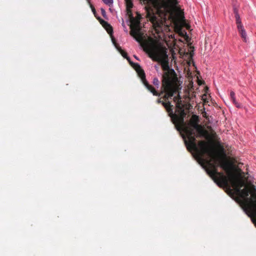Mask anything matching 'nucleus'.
Returning a JSON list of instances; mask_svg holds the SVG:
<instances>
[{
    "label": "nucleus",
    "mask_w": 256,
    "mask_h": 256,
    "mask_svg": "<svg viewBox=\"0 0 256 256\" xmlns=\"http://www.w3.org/2000/svg\"><path fill=\"white\" fill-rule=\"evenodd\" d=\"M220 152L212 161H206V164L203 168L220 187H226L231 192L232 190L230 182H233L242 189L244 182L234 174L233 164L225 159L224 148L222 146Z\"/></svg>",
    "instance_id": "f257e3e1"
},
{
    "label": "nucleus",
    "mask_w": 256,
    "mask_h": 256,
    "mask_svg": "<svg viewBox=\"0 0 256 256\" xmlns=\"http://www.w3.org/2000/svg\"><path fill=\"white\" fill-rule=\"evenodd\" d=\"M202 126L198 123L192 124L186 126L185 124L181 127L186 134L184 137V143L187 149L191 152L194 151L198 158L199 163L202 166L206 164V161H212L215 158L221 154L216 151L211 144L204 140H200L198 144L196 142V131Z\"/></svg>",
    "instance_id": "f03ea898"
},
{
    "label": "nucleus",
    "mask_w": 256,
    "mask_h": 256,
    "mask_svg": "<svg viewBox=\"0 0 256 256\" xmlns=\"http://www.w3.org/2000/svg\"><path fill=\"white\" fill-rule=\"evenodd\" d=\"M144 50L154 61L160 64L162 70L166 72H172L173 70H170L168 66L167 48L162 46L158 42L151 37H148L140 44Z\"/></svg>",
    "instance_id": "7ed1b4c3"
},
{
    "label": "nucleus",
    "mask_w": 256,
    "mask_h": 256,
    "mask_svg": "<svg viewBox=\"0 0 256 256\" xmlns=\"http://www.w3.org/2000/svg\"><path fill=\"white\" fill-rule=\"evenodd\" d=\"M142 80L146 88L154 96H160L163 95L164 99H167L170 96H174L180 88V84L179 83L178 78L174 71L166 72L162 75V86L160 92H157L156 89L150 85L147 82L146 78L142 79Z\"/></svg>",
    "instance_id": "20e7f679"
},
{
    "label": "nucleus",
    "mask_w": 256,
    "mask_h": 256,
    "mask_svg": "<svg viewBox=\"0 0 256 256\" xmlns=\"http://www.w3.org/2000/svg\"><path fill=\"white\" fill-rule=\"evenodd\" d=\"M140 0L142 1L144 4H148L150 1H151V0ZM152 2L156 9V12L151 7L146 6H145L146 12V16L152 23V26L156 32L158 34L162 30V26L165 22V20H166V16L168 14H170L171 15L172 11L178 8V5H176L174 8H172L170 12L166 14H164L162 10L161 12L158 11L157 8H156L155 6L154 0H152Z\"/></svg>",
    "instance_id": "39448f33"
},
{
    "label": "nucleus",
    "mask_w": 256,
    "mask_h": 256,
    "mask_svg": "<svg viewBox=\"0 0 256 256\" xmlns=\"http://www.w3.org/2000/svg\"><path fill=\"white\" fill-rule=\"evenodd\" d=\"M248 196L240 200V202L245 212L250 218L252 222L256 226V188L253 184L248 187Z\"/></svg>",
    "instance_id": "423d86ee"
},
{
    "label": "nucleus",
    "mask_w": 256,
    "mask_h": 256,
    "mask_svg": "<svg viewBox=\"0 0 256 256\" xmlns=\"http://www.w3.org/2000/svg\"><path fill=\"white\" fill-rule=\"evenodd\" d=\"M180 88L178 90V92L176 94H177V96H174L173 98L174 101L176 102L177 114L174 112L173 105L172 104V112L171 111L168 112L173 122L176 126L178 127V130H179L182 125H184V118L186 114L184 111L185 105L182 103L181 97L180 96V90L181 89L180 86Z\"/></svg>",
    "instance_id": "0eeeda50"
},
{
    "label": "nucleus",
    "mask_w": 256,
    "mask_h": 256,
    "mask_svg": "<svg viewBox=\"0 0 256 256\" xmlns=\"http://www.w3.org/2000/svg\"><path fill=\"white\" fill-rule=\"evenodd\" d=\"M131 24L130 26V34L138 42L142 44L144 40V32L142 31V27L140 24L141 14L136 12V16L134 17L131 9L126 8Z\"/></svg>",
    "instance_id": "6e6552de"
},
{
    "label": "nucleus",
    "mask_w": 256,
    "mask_h": 256,
    "mask_svg": "<svg viewBox=\"0 0 256 256\" xmlns=\"http://www.w3.org/2000/svg\"><path fill=\"white\" fill-rule=\"evenodd\" d=\"M154 2L158 11L162 10L164 14L170 12L178 4V0H154Z\"/></svg>",
    "instance_id": "1a4fd4ad"
},
{
    "label": "nucleus",
    "mask_w": 256,
    "mask_h": 256,
    "mask_svg": "<svg viewBox=\"0 0 256 256\" xmlns=\"http://www.w3.org/2000/svg\"><path fill=\"white\" fill-rule=\"evenodd\" d=\"M232 186L234 188V193L238 196L242 200H244V198H246L247 196H248V186H246L244 188L240 189V186H236V184H234L233 182H230Z\"/></svg>",
    "instance_id": "9d476101"
},
{
    "label": "nucleus",
    "mask_w": 256,
    "mask_h": 256,
    "mask_svg": "<svg viewBox=\"0 0 256 256\" xmlns=\"http://www.w3.org/2000/svg\"><path fill=\"white\" fill-rule=\"evenodd\" d=\"M173 96H170L167 99H164L163 96L158 98L156 100L157 104H161L165 108L167 112H172V104L170 101V100L172 98Z\"/></svg>",
    "instance_id": "9b49d317"
},
{
    "label": "nucleus",
    "mask_w": 256,
    "mask_h": 256,
    "mask_svg": "<svg viewBox=\"0 0 256 256\" xmlns=\"http://www.w3.org/2000/svg\"><path fill=\"white\" fill-rule=\"evenodd\" d=\"M130 63L136 70L141 80L144 78L146 77L145 73L144 70L140 66L138 63H134L131 62H130Z\"/></svg>",
    "instance_id": "f8f14e48"
},
{
    "label": "nucleus",
    "mask_w": 256,
    "mask_h": 256,
    "mask_svg": "<svg viewBox=\"0 0 256 256\" xmlns=\"http://www.w3.org/2000/svg\"><path fill=\"white\" fill-rule=\"evenodd\" d=\"M100 20V22L102 26L106 29L108 33L112 36L113 33V28L110 24L108 22L105 20L98 18Z\"/></svg>",
    "instance_id": "ddd939ff"
},
{
    "label": "nucleus",
    "mask_w": 256,
    "mask_h": 256,
    "mask_svg": "<svg viewBox=\"0 0 256 256\" xmlns=\"http://www.w3.org/2000/svg\"><path fill=\"white\" fill-rule=\"evenodd\" d=\"M112 41H113L114 44L116 48L118 50L122 56L124 58H126L129 62H130V58L128 56L127 53L125 51H124L123 50H122V48H120V46L118 44L114 42V39H112Z\"/></svg>",
    "instance_id": "4468645a"
},
{
    "label": "nucleus",
    "mask_w": 256,
    "mask_h": 256,
    "mask_svg": "<svg viewBox=\"0 0 256 256\" xmlns=\"http://www.w3.org/2000/svg\"><path fill=\"white\" fill-rule=\"evenodd\" d=\"M237 28L243 40L246 42V34L242 24L237 26Z\"/></svg>",
    "instance_id": "2eb2a0df"
},
{
    "label": "nucleus",
    "mask_w": 256,
    "mask_h": 256,
    "mask_svg": "<svg viewBox=\"0 0 256 256\" xmlns=\"http://www.w3.org/2000/svg\"><path fill=\"white\" fill-rule=\"evenodd\" d=\"M198 132V134H196V138H200L204 136L207 133V132L201 126L198 130H196Z\"/></svg>",
    "instance_id": "dca6fc26"
},
{
    "label": "nucleus",
    "mask_w": 256,
    "mask_h": 256,
    "mask_svg": "<svg viewBox=\"0 0 256 256\" xmlns=\"http://www.w3.org/2000/svg\"><path fill=\"white\" fill-rule=\"evenodd\" d=\"M199 122V117L198 116H196V114H193L192 116V118L190 120V124H196V123H198Z\"/></svg>",
    "instance_id": "f3484780"
},
{
    "label": "nucleus",
    "mask_w": 256,
    "mask_h": 256,
    "mask_svg": "<svg viewBox=\"0 0 256 256\" xmlns=\"http://www.w3.org/2000/svg\"><path fill=\"white\" fill-rule=\"evenodd\" d=\"M234 12L236 14L235 16H236V24L237 26L242 24L241 20H240V16L239 14H238V12L236 8L234 10Z\"/></svg>",
    "instance_id": "a211bd4d"
},
{
    "label": "nucleus",
    "mask_w": 256,
    "mask_h": 256,
    "mask_svg": "<svg viewBox=\"0 0 256 256\" xmlns=\"http://www.w3.org/2000/svg\"><path fill=\"white\" fill-rule=\"evenodd\" d=\"M126 8L131 9L133 6V4L131 0H126Z\"/></svg>",
    "instance_id": "6ab92c4d"
},
{
    "label": "nucleus",
    "mask_w": 256,
    "mask_h": 256,
    "mask_svg": "<svg viewBox=\"0 0 256 256\" xmlns=\"http://www.w3.org/2000/svg\"><path fill=\"white\" fill-rule=\"evenodd\" d=\"M103 2L108 5V6H110L113 4V0H102Z\"/></svg>",
    "instance_id": "aec40b11"
},
{
    "label": "nucleus",
    "mask_w": 256,
    "mask_h": 256,
    "mask_svg": "<svg viewBox=\"0 0 256 256\" xmlns=\"http://www.w3.org/2000/svg\"><path fill=\"white\" fill-rule=\"evenodd\" d=\"M153 84L154 86H156L158 88V86H159V80H158V78H154L153 79Z\"/></svg>",
    "instance_id": "412c9836"
},
{
    "label": "nucleus",
    "mask_w": 256,
    "mask_h": 256,
    "mask_svg": "<svg viewBox=\"0 0 256 256\" xmlns=\"http://www.w3.org/2000/svg\"><path fill=\"white\" fill-rule=\"evenodd\" d=\"M100 10H101V12H102V16L104 17H105V16H106V12L104 8H102L100 9Z\"/></svg>",
    "instance_id": "4be33fe9"
},
{
    "label": "nucleus",
    "mask_w": 256,
    "mask_h": 256,
    "mask_svg": "<svg viewBox=\"0 0 256 256\" xmlns=\"http://www.w3.org/2000/svg\"><path fill=\"white\" fill-rule=\"evenodd\" d=\"M234 104H235L236 106L238 108H242V105L241 104H240V103L238 102H236L234 103Z\"/></svg>",
    "instance_id": "5701e85b"
},
{
    "label": "nucleus",
    "mask_w": 256,
    "mask_h": 256,
    "mask_svg": "<svg viewBox=\"0 0 256 256\" xmlns=\"http://www.w3.org/2000/svg\"><path fill=\"white\" fill-rule=\"evenodd\" d=\"M90 7H91V8H92V10L93 13L95 14L96 13V10L94 8L92 4H90Z\"/></svg>",
    "instance_id": "b1692460"
},
{
    "label": "nucleus",
    "mask_w": 256,
    "mask_h": 256,
    "mask_svg": "<svg viewBox=\"0 0 256 256\" xmlns=\"http://www.w3.org/2000/svg\"><path fill=\"white\" fill-rule=\"evenodd\" d=\"M230 98L235 96V94L233 91H231L230 92Z\"/></svg>",
    "instance_id": "393cba45"
},
{
    "label": "nucleus",
    "mask_w": 256,
    "mask_h": 256,
    "mask_svg": "<svg viewBox=\"0 0 256 256\" xmlns=\"http://www.w3.org/2000/svg\"><path fill=\"white\" fill-rule=\"evenodd\" d=\"M231 98V100H232V101L234 104L236 102V100L235 96L232 97V98Z\"/></svg>",
    "instance_id": "a878e982"
},
{
    "label": "nucleus",
    "mask_w": 256,
    "mask_h": 256,
    "mask_svg": "<svg viewBox=\"0 0 256 256\" xmlns=\"http://www.w3.org/2000/svg\"><path fill=\"white\" fill-rule=\"evenodd\" d=\"M134 57L136 59V60H138V57L136 56H134Z\"/></svg>",
    "instance_id": "bb28decb"
},
{
    "label": "nucleus",
    "mask_w": 256,
    "mask_h": 256,
    "mask_svg": "<svg viewBox=\"0 0 256 256\" xmlns=\"http://www.w3.org/2000/svg\"><path fill=\"white\" fill-rule=\"evenodd\" d=\"M88 2H90L88 0Z\"/></svg>",
    "instance_id": "cd10ccee"
}]
</instances>
